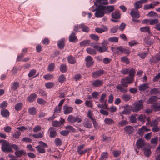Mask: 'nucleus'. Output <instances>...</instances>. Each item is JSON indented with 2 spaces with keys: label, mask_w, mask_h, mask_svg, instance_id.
<instances>
[{
  "label": "nucleus",
  "mask_w": 160,
  "mask_h": 160,
  "mask_svg": "<svg viewBox=\"0 0 160 160\" xmlns=\"http://www.w3.org/2000/svg\"><path fill=\"white\" fill-rule=\"evenodd\" d=\"M108 4V0H96L94 2V5L97 7L95 13L96 17L101 18L104 16L105 12L109 13L113 10L114 8L113 6H104L102 5Z\"/></svg>",
  "instance_id": "1"
},
{
  "label": "nucleus",
  "mask_w": 160,
  "mask_h": 160,
  "mask_svg": "<svg viewBox=\"0 0 160 160\" xmlns=\"http://www.w3.org/2000/svg\"><path fill=\"white\" fill-rule=\"evenodd\" d=\"M37 102L40 104L44 105L46 103V102L42 98L38 99Z\"/></svg>",
  "instance_id": "62"
},
{
  "label": "nucleus",
  "mask_w": 160,
  "mask_h": 160,
  "mask_svg": "<svg viewBox=\"0 0 160 160\" xmlns=\"http://www.w3.org/2000/svg\"><path fill=\"white\" fill-rule=\"evenodd\" d=\"M147 122L146 123V125L147 126L150 125L151 126L154 127L158 126V123L156 120H153L151 122L150 121V117H148L147 118Z\"/></svg>",
  "instance_id": "17"
},
{
  "label": "nucleus",
  "mask_w": 160,
  "mask_h": 160,
  "mask_svg": "<svg viewBox=\"0 0 160 160\" xmlns=\"http://www.w3.org/2000/svg\"><path fill=\"white\" fill-rule=\"evenodd\" d=\"M90 41L89 40H84L81 42L80 43V45L81 47H83L87 45H90L92 46L97 51L102 52L106 51L107 50V48L106 46L104 45L103 43H102V46L99 44H94V43H90Z\"/></svg>",
  "instance_id": "2"
},
{
  "label": "nucleus",
  "mask_w": 160,
  "mask_h": 160,
  "mask_svg": "<svg viewBox=\"0 0 160 160\" xmlns=\"http://www.w3.org/2000/svg\"><path fill=\"white\" fill-rule=\"evenodd\" d=\"M19 86V83L18 82H14L12 86V89L14 90L17 89Z\"/></svg>",
  "instance_id": "60"
},
{
  "label": "nucleus",
  "mask_w": 160,
  "mask_h": 160,
  "mask_svg": "<svg viewBox=\"0 0 160 160\" xmlns=\"http://www.w3.org/2000/svg\"><path fill=\"white\" fill-rule=\"evenodd\" d=\"M39 145L36 147V148L38 152L40 153H44L45 152V148L47 147V144L42 141L38 142Z\"/></svg>",
  "instance_id": "9"
},
{
  "label": "nucleus",
  "mask_w": 160,
  "mask_h": 160,
  "mask_svg": "<svg viewBox=\"0 0 160 160\" xmlns=\"http://www.w3.org/2000/svg\"><path fill=\"white\" fill-rule=\"evenodd\" d=\"M53 78V76L50 74L46 75L43 76L44 78L47 80H50Z\"/></svg>",
  "instance_id": "50"
},
{
  "label": "nucleus",
  "mask_w": 160,
  "mask_h": 160,
  "mask_svg": "<svg viewBox=\"0 0 160 160\" xmlns=\"http://www.w3.org/2000/svg\"><path fill=\"white\" fill-rule=\"evenodd\" d=\"M21 134L20 132L19 131H16L13 135V137L15 138H19V136Z\"/></svg>",
  "instance_id": "64"
},
{
  "label": "nucleus",
  "mask_w": 160,
  "mask_h": 160,
  "mask_svg": "<svg viewBox=\"0 0 160 160\" xmlns=\"http://www.w3.org/2000/svg\"><path fill=\"white\" fill-rule=\"evenodd\" d=\"M86 120V122H84L83 123L84 127L87 128H91L92 126L91 122L89 121L88 119Z\"/></svg>",
  "instance_id": "35"
},
{
  "label": "nucleus",
  "mask_w": 160,
  "mask_h": 160,
  "mask_svg": "<svg viewBox=\"0 0 160 160\" xmlns=\"http://www.w3.org/2000/svg\"><path fill=\"white\" fill-rule=\"evenodd\" d=\"M121 60L123 62H124L127 64H128L129 63V60L126 56L122 57L121 58Z\"/></svg>",
  "instance_id": "52"
},
{
  "label": "nucleus",
  "mask_w": 160,
  "mask_h": 160,
  "mask_svg": "<svg viewBox=\"0 0 160 160\" xmlns=\"http://www.w3.org/2000/svg\"><path fill=\"white\" fill-rule=\"evenodd\" d=\"M107 28L104 27L103 28H97L95 29V30L96 32L99 33H102L107 30Z\"/></svg>",
  "instance_id": "37"
},
{
  "label": "nucleus",
  "mask_w": 160,
  "mask_h": 160,
  "mask_svg": "<svg viewBox=\"0 0 160 160\" xmlns=\"http://www.w3.org/2000/svg\"><path fill=\"white\" fill-rule=\"evenodd\" d=\"M148 16L152 17H156L158 16V14L154 12L151 11L148 14Z\"/></svg>",
  "instance_id": "53"
},
{
  "label": "nucleus",
  "mask_w": 160,
  "mask_h": 160,
  "mask_svg": "<svg viewBox=\"0 0 160 160\" xmlns=\"http://www.w3.org/2000/svg\"><path fill=\"white\" fill-rule=\"evenodd\" d=\"M112 17L113 19H111V21L114 22H118V21L115 20L113 19H119L120 17V14L118 11H116L115 12L113 13L112 14Z\"/></svg>",
  "instance_id": "16"
},
{
  "label": "nucleus",
  "mask_w": 160,
  "mask_h": 160,
  "mask_svg": "<svg viewBox=\"0 0 160 160\" xmlns=\"http://www.w3.org/2000/svg\"><path fill=\"white\" fill-rule=\"evenodd\" d=\"M36 73V70L34 69H32L30 71L28 74V76L29 78L37 77L38 75V74L34 76Z\"/></svg>",
  "instance_id": "26"
},
{
  "label": "nucleus",
  "mask_w": 160,
  "mask_h": 160,
  "mask_svg": "<svg viewBox=\"0 0 160 160\" xmlns=\"http://www.w3.org/2000/svg\"><path fill=\"white\" fill-rule=\"evenodd\" d=\"M160 60V56L159 55H157L155 57H152V58L150 60L152 63H155L157 61Z\"/></svg>",
  "instance_id": "39"
},
{
  "label": "nucleus",
  "mask_w": 160,
  "mask_h": 160,
  "mask_svg": "<svg viewBox=\"0 0 160 160\" xmlns=\"http://www.w3.org/2000/svg\"><path fill=\"white\" fill-rule=\"evenodd\" d=\"M158 138L157 137H155L152 138L151 140V142L152 144H153L155 146L157 144Z\"/></svg>",
  "instance_id": "46"
},
{
  "label": "nucleus",
  "mask_w": 160,
  "mask_h": 160,
  "mask_svg": "<svg viewBox=\"0 0 160 160\" xmlns=\"http://www.w3.org/2000/svg\"><path fill=\"white\" fill-rule=\"evenodd\" d=\"M118 38L117 37H112L108 39V41L112 42H117L118 41Z\"/></svg>",
  "instance_id": "56"
},
{
  "label": "nucleus",
  "mask_w": 160,
  "mask_h": 160,
  "mask_svg": "<svg viewBox=\"0 0 160 160\" xmlns=\"http://www.w3.org/2000/svg\"><path fill=\"white\" fill-rule=\"evenodd\" d=\"M124 130L127 133H131L133 130V128L130 126H127L125 127Z\"/></svg>",
  "instance_id": "30"
},
{
  "label": "nucleus",
  "mask_w": 160,
  "mask_h": 160,
  "mask_svg": "<svg viewBox=\"0 0 160 160\" xmlns=\"http://www.w3.org/2000/svg\"><path fill=\"white\" fill-rule=\"evenodd\" d=\"M135 8L136 9H138L142 7V5L140 1L136 2L135 4Z\"/></svg>",
  "instance_id": "57"
},
{
  "label": "nucleus",
  "mask_w": 160,
  "mask_h": 160,
  "mask_svg": "<svg viewBox=\"0 0 160 160\" xmlns=\"http://www.w3.org/2000/svg\"><path fill=\"white\" fill-rule=\"evenodd\" d=\"M149 24L153 25L158 23V20L157 19H149Z\"/></svg>",
  "instance_id": "51"
},
{
  "label": "nucleus",
  "mask_w": 160,
  "mask_h": 160,
  "mask_svg": "<svg viewBox=\"0 0 160 160\" xmlns=\"http://www.w3.org/2000/svg\"><path fill=\"white\" fill-rule=\"evenodd\" d=\"M0 142H3L2 147V148L3 151L11 152H13V151L11 148V146L9 145L8 142L2 140H0Z\"/></svg>",
  "instance_id": "5"
},
{
  "label": "nucleus",
  "mask_w": 160,
  "mask_h": 160,
  "mask_svg": "<svg viewBox=\"0 0 160 160\" xmlns=\"http://www.w3.org/2000/svg\"><path fill=\"white\" fill-rule=\"evenodd\" d=\"M149 88L148 84L147 83L141 85L138 87L139 90L140 91L146 90Z\"/></svg>",
  "instance_id": "25"
},
{
  "label": "nucleus",
  "mask_w": 160,
  "mask_h": 160,
  "mask_svg": "<svg viewBox=\"0 0 160 160\" xmlns=\"http://www.w3.org/2000/svg\"><path fill=\"white\" fill-rule=\"evenodd\" d=\"M104 71L102 70H100L93 72L92 74V77L94 78H98L99 76L103 74Z\"/></svg>",
  "instance_id": "22"
},
{
  "label": "nucleus",
  "mask_w": 160,
  "mask_h": 160,
  "mask_svg": "<svg viewBox=\"0 0 160 160\" xmlns=\"http://www.w3.org/2000/svg\"><path fill=\"white\" fill-rule=\"evenodd\" d=\"M43 134L42 132H40L38 133L33 134L32 136L35 138H40L43 137Z\"/></svg>",
  "instance_id": "42"
},
{
  "label": "nucleus",
  "mask_w": 160,
  "mask_h": 160,
  "mask_svg": "<svg viewBox=\"0 0 160 160\" xmlns=\"http://www.w3.org/2000/svg\"><path fill=\"white\" fill-rule=\"evenodd\" d=\"M113 154L115 157H117L119 156L121 153V152L120 151H113Z\"/></svg>",
  "instance_id": "58"
},
{
  "label": "nucleus",
  "mask_w": 160,
  "mask_h": 160,
  "mask_svg": "<svg viewBox=\"0 0 160 160\" xmlns=\"http://www.w3.org/2000/svg\"><path fill=\"white\" fill-rule=\"evenodd\" d=\"M85 144L80 145L77 147V152L79 155H82L87 152H88L92 150V148H88L83 150Z\"/></svg>",
  "instance_id": "7"
},
{
  "label": "nucleus",
  "mask_w": 160,
  "mask_h": 160,
  "mask_svg": "<svg viewBox=\"0 0 160 160\" xmlns=\"http://www.w3.org/2000/svg\"><path fill=\"white\" fill-rule=\"evenodd\" d=\"M55 65L54 63H51L49 64L48 68V70L49 71H52L53 70Z\"/></svg>",
  "instance_id": "55"
},
{
  "label": "nucleus",
  "mask_w": 160,
  "mask_h": 160,
  "mask_svg": "<svg viewBox=\"0 0 160 160\" xmlns=\"http://www.w3.org/2000/svg\"><path fill=\"white\" fill-rule=\"evenodd\" d=\"M85 104V106L87 107L92 108L93 106L92 102L91 101H86Z\"/></svg>",
  "instance_id": "49"
},
{
  "label": "nucleus",
  "mask_w": 160,
  "mask_h": 160,
  "mask_svg": "<svg viewBox=\"0 0 160 160\" xmlns=\"http://www.w3.org/2000/svg\"><path fill=\"white\" fill-rule=\"evenodd\" d=\"M142 150L144 152V154L147 157H149L151 153V148L149 147V144L148 145V146H146V147H145L143 148Z\"/></svg>",
  "instance_id": "18"
},
{
  "label": "nucleus",
  "mask_w": 160,
  "mask_h": 160,
  "mask_svg": "<svg viewBox=\"0 0 160 160\" xmlns=\"http://www.w3.org/2000/svg\"><path fill=\"white\" fill-rule=\"evenodd\" d=\"M119 125L122 127L128 124V122L126 120H122L120 121L118 123Z\"/></svg>",
  "instance_id": "61"
},
{
  "label": "nucleus",
  "mask_w": 160,
  "mask_h": 160,
  "mask_svg": "<svg viewBox=\"0 0 160 160\" xmlns=\"http://www.w3.org/2000/svg\"><path fill=\"white\" fill-rule=\"evenodd\" d=\"M130 15L132 18V20L133 21L136 22L138 21V20L134 19V18H138L140 17V15L138 11L134 9L132 10Z\"/></svg>",
  "instance_id": "12"
},
{
  "label": "nucleus",
  "mask_w": 160,
  "mask_h": 160,
  "mask_svg": "<svg viewBox=\"0 0 160 160\" xmlns=\"http://www.w3.org/2000/svg\"><path fill=\"white\" fill-rule=\"evenodd\" d=\"M86 65L88 67L92 66L94 63V62L92 58L90 56H88L85 58Z\"/></svg>",
  "instance_id": "14"
},
{
  "label": "nucleus",
  "mask_w": 160,
  "mask_h": 160,
  "mask_svg": "<svg viewBox=\"0 0 160 160\" xmlns=\"http://www.w3.org/2000/svg\"><path fill=\"white\" fill-rule=\"evenodd\" d=\"M60 69L61 72H65L67 70V67L65 65L62 64L60 67Z\"/></svg>",
  "instance_id": "43"
},
{
  "label": "nucleus",
  "mask_w": 160,
  "mask_h": 160,
  "mask_svg": "<svg viewBox=\"0 0 160 160\" xmlns=\"http://www.w3.org/2000/svg\"><path fill=\"white\" fill-rule=\"evenodd\" d=\"M99 96V93L97 92H94L92 93V96L95 98H98Z\"/></svg>",
  "instance_id": "63"
},
{
  "label": "nucleus",
  "mask_w": 160,
  "mask_h": 160,
  "mask_svg": "<svg viewBox=\"0 0 160 160\" xmlns=\"http://www.w3.org/2000/svg\"><path fill=\"white\" fill-rule=\"evenodd\" d=\"M135 73V70L132 68L130 70L129 76L122 79L121 83L126 88L128 86V84L131 83L133 81Z\"/></svg>",
  "instance_id": "3"
},
{
  "label": "nucleus",
  "mask_w": 160,
  "mask_h": 160,
  "mask_svg": "<svg viewBox=\"0 0 160 160\" xmlns=\"http://www.w3.org/2000/svg\"><path fill=\"white\" fill-rule=\"evenodd\" d=\"M86 51L89 54L95 55L96 54V52L94 50L90 48H87Z\"/></svg>",
  "instance_id": "41"
},
{
  "label": "nucleus",
  "mask_w": 160,
  "mask_h": 160,
  "mask_svg": "<svg viewBox=\"0 0 160 160\" xmlns=\"http://www.w3.org/2000/svg\"><path fill=\"white\" fill-rule=\"evenodd\" d=\"M143 108V101L140 100L136 102L134 104V107L131 109L133 112H137L142 109Z\"/></svg>",
  "instance_id": "8"
},
{
  "label": "nucleus",
  "mask_w": 160,
  "mask_h": 160,
  "mask_svg": "<svg viewBox=\"0 0 160 160\" xmlns=\"http://www.w3.org/2000/svg\"><path fill=\"white\" fill-rule=\"evenodd\" d=\"M22 104L21 103L17 104L15 106V109L17 111H19L22 108Z\"/></svg>",
  "instance_id": "48"
},
{
  "label": "nucleus",
  "mask_w": 160,
  "mask_h": 160,
  "mask_svg": "<svg viewBox=\"0 0 160 160\" xmlns=\"http://www.w3.org/2000/svg\"><path fill=\"white\" fill-rule=\"evenodd\" d=\"M28 112L30 114L34 115L36 114V110L35 108L32 107L29 108Z\"/></svg>",
  "instance_id": "33"
},
{
  "label": "nucleus",
  "mask_w": 160,
  "mask_h": 160,
  "mask_svg": "<svg viewBox=\"0 0 160 160\" xmlns=\"http://www.w3.org/2000/svg\"><path fill=\"white\" fill-rule=\"evenodd\" d=\"M63 109L64 113L65 114H68L72 112L73 110V108L71 107H69L67 105H65L63 107Z\"/></svg>",
  "instance_id": "19"
},
{
  "label": "nucleus",
  "mask_w": 160,
  "mask_h": 160,
  "mask_svg": "<svg viewBox=\"0 0 160 160\" xmlns=\"http://www.w3.org/2000/svg\"><path fill=\"white\" fill-rule=\"evenodd\" d=\"M108 153L106 152H103L102 153L101 156V160H105L108 158Z\"/></svg>",
  "instance_id": "34"
},
{
  "label": "nucleus",
  "mask_w": 160,
  "mask_h": 160,
  "mask_svg": "<svg viewBox=\"0 0 160 160\" xmlns=\"http://www.w3.org/2000/svg\"><path fill=\"white\" fill-rule=\"evenodd\" d=\"M150 131V129L147 128L145 126H142L141 128L138 129V133L140 136H142L145 132Z\"/></svg>",
  "instance_id": "15"
},
{
  "label": "nucleus",
  "mask_w": 160,
  "mask_h": 160,
  "mask_svg": "<svg viewBox=\"0 0 160 160\" xmlns=\"http://www.w3.org/2000/svg\"><path fill=\"white\" fill-rule=\"evenodd\" d=\"M106 96V95L105 93L102 94L101 97L100 99V102L102 103H106L107 100H105V98Z\"/></svg>",
  "instance_id": "45"
},
{
  "label": "nucleus",
  "mask_w": 160,
  "mask_h": 160,
  "mask_svg": "<svg viewBox=\"0 0 160 160\" xmlns=\"http://www.w3.org/2000/svg\"><path fill=\"white\" fill-rule=\"evenodd\" d=\"M69 40L70 42H76L77 41V37L75 36V34L72 33L69 36Z\"/></svg>",
  "instance_id": "28"
},
{
  "label": "nucleus",
  "mask_w": 160,
  "mask_h": 160,
  "mask_svg": "<svg viewBox=\"0 0 160 160\" xmlns=\"http://www.w3.org/2000/svg\"><path fill=\"white\" fill-rule=\"evenodd\" d=\"M54 85L53 82H49L45 84V86L47 88H52Z\"/></svg>",
  "instance_id": "44"
},
{
  "label": "nucleus",
  "mask_w": 160,
  "mask_h": 160,
  "mask_svg": "<svg viewBox=\"0 0 160 160\" xmlns=\"http://www.w3.org/2000/svg\"><path fill=\"white\" fill-rule=\"evenodd\" d=\"M158 100H160V97L158 98L156 96H152L148 100V103H154V104L152 105V109L155 111L160 110V101L159 103H156L155 102Z\"/></svg>",
  "instance_id": "4"
},
{
  "label": "nucleus",
  "mask_w": 160,
  "mask_h": 160,
  "mask_svg": "<svg viewBox=\"0 0 160 160\" xmlns=\"http://www.w3.org/2000/svg\"><path fill=\"white\" fill-rule=\"evenodd\" d=\"M122 98L125 101H128L130 99L131 97L130 95L125 94L122 96Z\"/></svg>",
  "instance_id": "54"
},
{
  "label": "nucleus",
  "mask_w": 160,
  "mask_h": 160,
  "mask_svg": "<svg viewBox=\"0 0 160 160\" xmlns=\"http://www.w3.org/2000/svg\"><path fill=\"white\" fill-rule=\"evenodd\" d=\"M83 32H88L89 31L88 28L83 24L75 26L74 30L76 32H79L80 31V28Z\"/></svg>",
  "instance_id": "11"
},
{
  "label": "nucleus",
  "mask_w": 160,
  "mask_h": 160,
  "mask_svg": "<svg viewBox=\"0 0 160 160\" xmlns=\"http://www.w3.org/2000/svg\"><path fill=\"white\" fill-rule=\"evenodd\" d=\"M68 60L69 63L74 64L76 62V60L74 57L70 56L68 57Z\"/></svg>",
  "instance_id": "36"
},
{
  "label": "nucleus",
  "mask_w": 160,
  "mask_h": 160,
  "mask_svg": "<svg viewBox=\"0 0 160 160\" xmlns=\"http://www.w3.org/2000/svg\"><path fill=\"white\" fill-rule=\"evenodd\" d=\"M112 49L113 52L115 53L119 54V52L125 54H129V51L128 49L123 48L122 47H112Z\"/></svg>",
  "instance_id": "6"
},
{
  "label": "nucleus",
  "mask_w": 160,
  "mask_h": 160,
  "mask_svg": "<svg viewBox=\"0 0 160 160\" xmlns=\"http://www.w3.org/2000/svg\"><path fill=\"white\" fill-rule=\"evenodd\" d=\"M54 129V128L52 127L50 128L49 129L50 132V136L51 137L54 138L55 137L56 135V132L53 131Z\"/></svg>",
  "instance_id": "32"
},
{
  "label": "nucleus",
  "mask_w": 160,
  "mask_h": 160,
  "mask_svg": "<svg viewBox=\"0 0 160 160\" xmlns=\"http://www.w3.org/2000/svg\"><path fill=\"white\" fill-rule=\"evenodd\" d=\"M149 144L145 143L144 140L142 139H138L137 142V145L138 148L139 149L141 148H144L146 146H148Z\"/></svg>",
  "instance_id": "13"
},
{
  "label": "nucleus",
  "mask_w": 160,
  "mask_h": 160,
  "mask_svg": "<svg viewBox=\"0 0 160 160\" xmlns=\"http://www.w3.org/2000/svg\"><path fill=\"white\" fill-rule=\"evenodd\" d=\"M68 121L71 123H73L75 122H81L82 120L79 116H77L76 117H74L72 115H69L68 118Z\"/></svg>",
  "instance_id": "10"
},
{
  "label": "nucleus",
  "mask_w": 160,
  "mask_h": 160,
  "mask_svg": "<svg viewBox=\"0 0 160 160\" xmlns=\"http://www.w3.org/2000/svg\"><path fill=\"white\" fill-rule=\"evenodd\" d=\"M65 79L66 78L65 76L63 75H60L58 78V82L62 83L65 81Z\"/></svg>",
  "instance_id": "47"
},
{
  "label": "nucleus",
  "mask_w": 160,
  "mask_h": 160,
  "mask_svg": "<svg viewBox=\"0 0 160 160\" xmlns=\"http://www.w3.org/2000/svg\"><path fill=\"white\" fill-rule=\"evenodd\" d=\"M16 156L18 157H21L22 156H25L26 154V152L23 150H16L15 152Z\"/></svg>",
  "instance_id": "21"
},
{
  "label": "nucleus",
  "mask_w": 160,
  "mask_h": 160,
  "mask_svg": "<svg viewBox=\"0 0 160 160\" xmlns=\"http://www.w3.org/2000/svg\"><path fill=\"white\" fill-rule=\"evenodd\" d=\"M123 87H125L122 84H122H119L117 86V88L121 92H127L128 91L127 88H124Z\"/></svg>",
  "instance_id": "23"
},
{
  "label": "nucleus",
  "mask_w": 160,
  "mask_h": 160,
  "mask_svg": "<svg viewBox=\"0 0 160 160\" xmlns=\"http://www.w3.org/2000/svg\"><path fill=\"white\" fill-rule=\"evenodd\" d=\"M1 114L5 117H8L9 115V112L8 110L6 109H2L1 110Z\"/></svg>",
  "instance_id": "29"
},
{
  "label": "nucleus",
  "mask_w": 160,
  "mask_h": 160,
  "mask_svg": "<svg viewBox=\"0 0 160 160\" xmlns=\"http://www.w3.org/2000/svg\"><path fill=\"white\" fill-rule=\"evenodd\" d=\"M65 41L64 38L60 40L58 42V46L59 48H63L64 46V41Z\"/></svg>",
  "instance_id": "31"
},
{
  "label": "nucleus",
  "mask_w": 160,
  "mask_h": 160,
  "mask_svg": "<svg viewBox=\"0 0 160 160\" xmlns=\"http://www.w3.org/2000/svg\"><path fill=\"white\" fill-rule=\"evenodd\" d=\"M140 30L141 32H146L149 34L150 33V28L148 26L142 27L140 28Z\"/></svg>",
  "instance_id": "38"
},
{
  "label": "nucleus",
  "mask_w": 160,
  "mask_h": 160,
  "mask_svg": "<svg viewBox=\"0 0 160 160\" xmlns=\"http://www.w3.org/2000/svg\"><path fill=\"white\" fill-rule=\"evenodd\" d=\"M104 122L106 124L108 125H111L114 123V121L112 119L109 118H106Z\"/></svg>",
  "instance_id": "27"
},
{
  "label": "nucleus",
  "mask_w": 160,
  "mask_h": 160,
  "mask_svg": "<svg viewBox=\"0 0 160 160\" xmlns=\"http://www.w3.org/2000/svg\"><path fill=\"white\" fill-rule=\"evenodd\" d=\"M37 98L36 94H32L30 95L27 98L28 101L29 102H32L34 101Z\"/></svg>",
  "instance_id": "24"
},
{
  "label": "nucleus",
  "mask_w": 160,
  "mask_h": 160,
  "mask_svg": "<svg viewBox=\"0 0 160 160\" xmlns=\"http://www.w3.org/2000/svg\"><path fill=\"white\" fill-rule=\"evenodd\" d=\"M103 83V81L98 79L92 82V85L94 87H98L102 86Z\"/></svg>",
  "instance_id": "20"
},
{
  "label": "nucleus",
  "mask_w": 160,
  "mask_h": 160,
  "mask_svg": "<svg viewBox=\"0 0 160 160\" xmlns=\"http://www.w3.org/2000/svg\"><path fill=\"white\" fill-rule=\"evenodd\" d=\"M87 115L88 117L92 121L94 119L93 118V114L90 110H88Z\"/></svg>",
  "instance_id": "59"
},
{
  "label": "nucleus",
  "mask_w": 160,
  "mask_h": 160,
  "mask_svg": "<svg viewBox=\"0 0 160 160\" xmlns=\"http://www.w3.org/2000/svg\"><path fill=\"white\" fill-rule=\"evenodd\" d=\"M147 118L145 115L142 114L140 115L138 117V120L143 122H145V119H147Z\"/></svg>",
  "instance_id": "40"
}]
</instances>
